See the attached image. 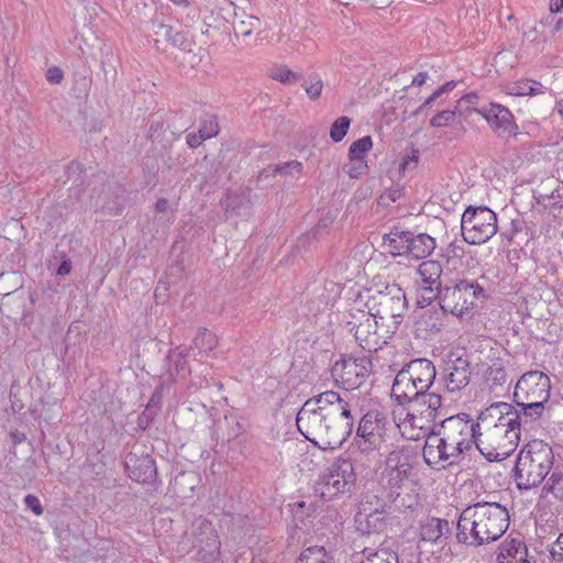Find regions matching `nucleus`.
Listing matches in <instances>:
<instances>
[{
  "label": "nucleus",
  "mask_w": 563,
  "mask_h": 563,
  "mask_svg": "<svg viewBox=\"0 0 563 563\" xmlns=\"http://www.w3.org/2000/svg\"><path fill=\"white\" fill-rule=\"evenodd\" d=\"M437 247L435 239L427 233L410 234L409 247L407 256L415 260H423L432 254Z\"/></svg>",
  "instance_id": "nucleus-25"
},
{
  "label": "nucleus",
  "mask_w": 563,
  "mask_h": 563,
  "mask_svg": "<svg viewBox=\"0 0 563 563\" xmlns=\"http://www.w3.org/2000/svg\"><path fill=\"white\" fill-rule=\"evenodd\" d=\"M515 407L495 402L481 411L476 422V448L486 460L504 461L518 446L521 432Z\"/></svg>",
  "instance_id": "nucleus-3"
},
{
  "label": "nucleus",
  "mask_w": 563,
  "mask_h": 563,
  "mask_svg": "<svg viewBox=\"0 0 563 563\" xmlns=\"http://www.w3.org/2000/svg\"><path fill=\"white\" fill-rule=\"evenodd\" d=\"M158 34L163 35L164 38L170 42L174 46L183 49L190 51L191 41L188 37V34L180 31H175L172 26L159 24Z\"/></svg>",
  "instance_id": "nucleus-32"
},
{
  "label": "nucleus",
  "mask_w": 563,
  "mask_h": 563,
  "mask_svg": "<svg viewBox=\"0 0 563 563\" xmlns=\"http://www.w3.org/2000/svg\"><path fill=\"white\" fill-rule=\"evenodd\" d=\"M443 95L442 90L438 88L419 107L418 112L422 111V109L429 104H431L433 101H435L439 97Z\"/></svg>",
  "instance_id": "nucleus-55"
},
{
  "label": "nucleus",
  "mask_w": 563,
  "mask_h": 563,
  "mask_svg": "<svg viewBox=\"0 0 563 563\" xmlns=\"http://www.w3.org/2000/svg\"><path fill=\"white\" fill-rule=\"evenodd\" d=\"M525 36L530 42H537L538 41V30L537 27H532L529 31L525 33Z\"/></svg>",
  "instance_id": "nucleus-60"
},
{
  "label": "nucleus",
  "mask_w": 563,
  "mask_h": 563,
  "mask_svg": "<svg viewBox=\"0 0 563 563\" xmlns=\"http://www.w3.org/2000/svg\"><path fill=\"white\" fill-rule=\"evenodd\" d=\"M268 76L284 85H294L301 79L299 73L292 71L285 65H277L268 70Z\"/></svg>",
  "instance_id": "nucleus-33"
},
{
  "label": "nucleus",
  "mask_w": 563,
  "mask_h": 563,
  "mask_svg": "<svg viewBox=\"0 0 563 563\" xmlns=\"http://www.w3.org/2000/svg\"><path fill=\"white\" fill-rule=\"evenodd\" d=\"M450 533L449 521L429 517L420 522L419 537L423 542L443 544Z\"/></svg>",
  "instance_id": "nucleus-22"
},
{
  "label": "nucleus",
  "mask_w": 563,
  "mask_h": 563,
  "mask_svg": "<svg viewBox=\"0 0 563 563\" xmlns=\"http://www.w3.org/2000/svg\"><path fill=\"white\" fill-rule=\"evenodd\" d=\"M128 476L137 483H151L156 477L155 461L150 455L129 454L125 460Z\"/></svg>",
  "instance_id": "nucleus-21"
},
{
  "label": "nucleus",
  "mask_w": 563,
  "mask_h": 563,
  "mask_svg": "<svg viewBox=\"0 0 563 563\" xmlns=\"http://www.w3.org/2000/svg\"><path fill=\"white\" fill-rule=\"evenodd\" d=\"M547 88L539 81L521 79L507 86V92L511 96H538L544 93Z\"/></svg>",
  "instance_id": "nucleus-29"
},
{
  "label": "nucleus",
  "mask_w": 563,
  "mask_h": 563,
  "mask_svg": "<svg viewBox=\"0 0 563 563\" xmlns=\"http://www.w3.org/2000/svg\"><path fill=\"white\" fill-rule=\"evenodd\" d=\"M550 395V377L541 371H529L518 379L514 389V401L548 402Z\"/></svg>",
  "instance_id": "nucleus-15"
},
{
  "label": "nucleus",
  "mask_w": 563,
  "mask_h": 563,
  "mask_svg": "<svg viewBox=\"0 0 563 563\" xmlns=\"http://www.w3.org/2000/svg\"><path fill=\"white\" fill-rule=\"evenodd\" d=\"M454 86H455V85H454V82H453V81H448V82H445L444 85H442V86H441V87H439V88H440V89L442 90V92L444 93V92H446V91L451 90Z\"/></svg>",
  "instance_id": "nucleus-63"
},
{
  "label": "nucleus",
  "mask_w": 563,
  "mask_h": 563,
  "mask_svg": "<svg viewBox=\"0 0 563 563\" xmlns=\"http://www.w3.org/2000/svg\"><path fill=\"white\" fill-rule=\"evenodd\" d=\"M456 117V109L444 110L435 114L431 120L430 124L434 128H443L451 125Z\"/></svg>",
  "instance_id": "nucleus-41"
},
{
  "label": "nucleus",
  "mask_w": 563,
  "mask_h": 563,
  "mask_svg": "<svg viewBox=\"0 0 563 563\" xmlns=\"http://www.w3.org/2000/svg\"><path fill=\"white\" fill-rule=\"evenodd\" d=\"M542 494L551 495L555 500L563 501V470L555 468L542 486Z\"/></svg>",
  "instance_id": "nucleus-30"
},
{
  "label": "nucleus",
  "mask_w": 563,
  "mask_h": 563,
  "mask_svg": "<svg viewBox=\"0 0 563 563\" xmlns=\"http://www.w3.org/2000/svg\"><path fill=\"white\" fill-rule=\"evenodd\" d=\"M471 376L472 369L468 358L464 355L450 353L442 373L443 388L451 394L457 393L468 385Z\"/></svg>",
  "instance_id": "nucleus-18"
},
{
  "label": "nucleus",
  "mask_w": 563,
  "mask_h": 563,
  "mask_svg": "<svg viewBox=\"0 0 563 563\" xmlns=\"http://www.w3.org/2000/svg\"><path fill=\"white\" fill-rule=\"evenodd\" d=\"M24 504L26 508L32 510L36 516L43 515L44 509L42 507L40 499L35 495H26L24 497Z\"/></svg>",
  "instance_id": "nucleus-45"
},
{
  "label": "nucleus",
  "mask_w": 563,
  "mask_h": 563,
  "mask_svg": "<svg viewBox=\"0 0 563 563\" xmlns=\"http://www.w3.org/2000/svg\"><path fill=\"white\" fill-rule=\"evenodd\" d=\"M486 379L495 386H501L507 380V373L499 362H494L486 372Z\"/></svg>",
  "instance_id": "nucleus-38"
},
{
  "label": "nucleus",
  "mask_w": 563,
  "mask_h": 563,
  "mask_svg": "<svg viewBox=\"0 0 563 563\" xmlns=\"http://www.w3.org/2000/svg\"><path fill=\"white\" fill-rule=\"evenodd\" d=\"M373 141L371 136H363L353 142L349 148V159H364L365 154L372 148Z\"/></svg>",
  "instance_id": "nucleus-35"
},
{
  "label": "nucleus",
  "mask_w": 563,
  "mask_h": 563,
  "mask_svg": "<svg viewBox=\"0 0 563 563\" xmlns=\"http://www.w3.org/2000/svg\"><path fill=\"white\" fill-rule=\"evenodd\" d=\"M361 563H398V558L395 553L385 551L376 552L366 558Z\"/></svg>",
  "instance_id": "nucleus-43"
},
{
  "label": "nucleus",
  "mask_w": 563,
  "mask_h": 563,
  "mask_svg": "<svg viewBox=\"0 0 563 563\" xmlns=\"http://www.w3.org/2000/svg\"><path fill=\"white\" fill-rule=\"evenodd\" d=\"M342 321L346 330L353 333L356 343L369 353L382 349L394 335L387 333L378 320L362 309L353 308L344 312Z\"/></svg>",
  "instance_id": "nucleus-9"
},
{
  "label": "nucleus",
  "mask_w": 563,
  "mask_h": 563,
  "mask_svg": "<svg viewBox=\"0 0 563 563\" xmlns=\"http://www.w3.org/2000/svg\"><path fill=\"white\" fill-rule=\"evenodd\" d=\"M296 563H333L331 554L319 545L306 548L299 554Z\"/></svg>",
  "instance_id": "nucleus-31"
},
{
  "label": "nucleus",
  "mask_w": 563,
  "mask_h": 563,
  "mask_svg": "<svg viewBox=\"0 0 563 563\" xmlns=\"http://www.w3.org/2000/svg\"><path fill=\"white\" fill-rule=\"evenodd\" d=\"M440 418V426L435 430V422L422 438L423 460L429 466L444 467L460 461L464 452L468 451L473 443L476 445V423H472L466 413H460L449 418Z\"/></svg>",
  "instance_id": "nucleus-4"
},
{
  "label": "nucleus",
  "mask_w": 563,
  "mask_h": 563,
  "mask_svg": "<svg viewBox=\"0 0 563 563\" xmlns=\"http://www.w3.org/2000/svg\"><path fill=\"white\" fill-rule=\"evenodd\" d=\"M352 405L333 390L309 398L299 409L296 423L299 432L321 450L340 448L352 433Z\"/></svg>",
  "instance_id": "nucleus-2"
},
{
  "label": "nucleus",
  "mask_w": 563,
  "mask_h": 563,
  "mask_svg": "<svg viewBox=\"0 0 563 563\" xmlns=\"http://www.w3.org/2000/svg\"><path fill=\"white\" fill-rule=\"evenodd\" d=\"M442 273V265L438 261L428 260L418 266L416 284L421 291L419 303L430 305L434 300L438 290L444 286L441 282Z\"/></svg>",
  "instance_id": "nucleus-19"
},
{
  "label": "nucleus",
  "mask_w": 563,
  "mask_h": 563,
  "mask_svg": "<svg viewBox=\"0 0 563 563\" xmlns=\"http://www.w3.org/2000/svg\"><path fill=\"white\" fill-rule=\"evenodd\" d=\"M435 376L431 361L417 358L402 366L394 379L391 398L400 406L407 405L406 418L398 427L409 440L421 439L443 416L442 396L429 391Z\"/></svg>",
  "instance_id": "nucleus-1"
},
{
  "label": "nucleus",
  "mask_w": 563,
  "mask_h": 563,
  "mask_svg": "<svg viewBox=\"0 0 563 563\" xmlns=\"http://www.w3.org/2000/svg\"><path fill=\"white\" fill-rule=\"evenodd\" d=\"M527 229L528 228L526 221L520 216H517L515 219L510 221L509 229L503 232V235L509 242H512L518 234H521L523 231H527Z\"/></svg>",
  "instance_id": "nucleus-40"
},
{
  "label": "nucleus",
  "mask_w": 563,
  "mask_h": 563,
  "mask_svg": "<svg viewBox=\"0 0 563 563\" xmlns=\"http://www.w3.org/2000/svg\"><path fill=\"white\" fill-rule=\"evenodd\" d=\"M273 36L271 33L266 30L257 32L256 36L254 37V44L255 45H263L267 44L272 41Z\"/></svg>",
  "instance_id": "nucleus-50"
},
{
  "label": "nucleus",
  "mask_w": 563,
  "mask_h": 563,
  "mask_svg": "<svg viewBox=\"0 0 563 563\" xmlns=\"http://www.w3.org/2000/svg\"><path fill=\"white\" fill-rule=\"evenodd\" d=\"M375 450H363L357 448L356 443L350 445L349 450L338 457L340 463L347 464L352 472L356 475L358 471L369 467L373 462L372 454Z\"/></svg>",
  "instance_id": "nucleus-24"
},
{
  "label": "nucleus",
  "mask_w": 563,
  "mask_h": 563,
  "mask_svg": "<svg viewBox=\"0 0 563 563\" xmlns=\"http://www.w3.org/2000/svg\"><path fill=\"white\" fill-rule=\"evenodd\" d=\"M159 410L158 402L152 398L148 404L146 405V408L143 410V412L139 416L137 423L139 427L142 429H145L154 419V417L157 415Z\"/></svg>",
  "instance_id": "nucleus-39"
},
{
  "label": "nucleus",
  "mask_w": 563,
  "mask_h": 563,
  "mask_svg": "<svg viewBox=\"0 0 563 563\" xmlns=\"http://www.w3.org/2000/svg\"><path fill=\"white\" fill-rule=\"evenodd\" d=\"M551 556L555 561H563V536H559L551 549Z\"/></svg>",
  "instance_id": "nucleus-46"
},
{
  "label": "nucleus",
  "mask_w": 563,
  "mask_h": 563,
  "mask_svg": "<svg viewBox=\"0 0 563 563\" xmlns=\"http://www.w3.org/2000/svg\"><path fill=\"white\" fill-rule=\"evenodd\" d=\"M367 169V164L365 159H350L349 165L346 166L345 173L351 178H358L362 176Z\"/></svg>",
  "instance_id": "nucleus-44"
},
{
  "label": "nucleus",
  "mask_w": 563,
  "mask_h": 563,
  "mask_svg": "<svg viewBox=\"0 0 563 563\" xmlns=\"http://www.w3.org/2000/svg\"><path fill=\"white\" fill-rule=\"evenodd\" d=\"M427 79H428V73L421 71V73L417 74V76L412 79L411 86L420 87L426 82Z\"/></svg>",
  "instance_id": "nucleus-58"
},
{
  "label": "nucleus",
  "mask_w": 563,
  "mask_h": 563,
  "mask_svg": "<svg viewBox=\"0 0 563 563\" xmlns=\"http://www.w3.org/2000/svg\"><path fill=\"white\" fill-rule=\"evenodd\" d=\"M554 464L552 448L542 440L528 442L519 452L515 481L519 489L529 490L544 483Z\"/></svg>",
  "instance_id": "nucleus-6"
},
{
  "label": "nucleus",
  "mask_w": 563,
  "mask_h": 563,
  "mask_svg": "<svg viewBox=\"0 0 563 563\" xmlns=\"http://www.w3.org/2000/svg\"><path fill=\"white\" fill-rule=\"evenodd\" d=\"M410 464L402 451H391L385 461V466L378 476V494L374 498L382 500L383 506L394 503L400 495L404 483L409 477Z\"/></svg>",
  "instance_id": "nucleus-10"
},
{
  "label": "nucleus",
  "mask_w": 563,
  "mask_h": 563,
  "mask_svg": "<svg viewBox=\"0 0 563 563\" xmlns=\"http://www.w3.org/2000/svg\"><path fill=\"white\" fill-rule=\"evenodd\" d=\"M302 170V163L298 161H289L283 164H276L274 166H268L264 168L258 175V181H264L268 177L284 176L287 178L288 176H292L294 174H300Z\"/></svg>",
  "instance_id": "nucleus-28"
},
{
  "label": "nucleus",
  "mask_w": 563,
  "mask_h": 563,
  "mask_svg": "<svg viewBox=\"0 0 563 563\" xmlns=\"http://www.w3.org/2000/svg\"><path fill=\"white\" fill-rule=\"evenodd\" d=\"M443 95L442 90L438 88L419 107L418 112L422 111V109L429 104H431L433 101H435L439 97Z\"/></svg>",
  "instance_id": "nucleus-54"
},
{
  "label": "nucleus",
  "mask_w": 563,
  "mask_h": 563,
  "mask_svg": "<svg viewBox=\"0 0 563 563\" xmlns=\"http://www.w3.org/2000/svg\"><path fill=\"white\" fill-rule=\"evenodd\" d=\"M410 231H402L397 228L389 233L384 234V245L388 249L394 256H401L408 254Z\"/></svg>",
  "instance_id": "nucleus-26"
},
{
  "label": "nucleus",
  "mask_w": 563,
  "mask_h": 563,
  "mask_svg": "<svg viewBox=\"0 0 563 563\" xmlns=\"http://www.w3.org/2000/svg\"><path fill=\"white\" fill-rule=\"evenodd\" d=\"M351 124V119L347 117L338 118L330 128V137L333 142H340L346 135Z\"/></svg>",
  "instance_id": "nucleus-37"
},
{
  "label": "nucleus",
  "mask_w": 563,
  "mask_h": 563,
  "mask_svg": "<svg viewBox=\"0 0 563 563\" xmlns=\"http://www.w3.org/2000/svg\"><path fill=\"white\" fill-rule=\"evenodd\" d=\"M218 340L213 332L201 329L194 339V346L200 352L209 353L217 346Z\"/></svg>",
  "instance_id": "nucleus-34"
},
{
  "label": "nucleus",
  "mask_w": 563,
  "mask_h": 563,
  "mask_svg": "<svg viewBox=\"0 0 563 563\" xmlns=\"http://www.w3.org/2000/svg\"><path fill=\"white\" fill-rule=\"evenodd\" d=\"M168 209V200L166 198H159L157 199V201L155 202V210L157 212H166Z\"/></svg>",
  "instance_id": "nucleus-59"
},
{
  "label": "nucleus",
  "mask_w": 563,
  "mask_h": 563,
  "mask_svg": "<svg viewBox=\"0 0 563 563\" xmlns=\"http://www.w3.org/2000/svg\"><path fill=\"white\" fill-rule=\"evenodd\" d=\"M12 438H13V442L15 444L18 443H21L25 440V435L23 433H20V432H14V433H11Z\"/></svg>",
  "instance_id": "nucleus-62"
},
{
  "label": "nucleus",
  "mask_w": 563,
  "mask_h": 563,
  "mask_svg": "<svg viewBox=\"0 0 563 563\" xmlns=\"http://www.w3.org/2000/svg\"><path fill=\"white\" fill-rule=\"evenodd\" d=\"M562 7H563V0H551V2H550V10L552 12H559Z\"/></svg>",
  "instance_id": "nucleus-61"
},
{
  "label": "nucleus",
  "mask_w": 563,
  "mask_h": 563,
  "mask_svg": "<svg viewBox=\"0 0 563 563\" xmlns=\"http://www.w3.org/2000/svg\"><path fill=\"white\" fill-rule=\"evenodd\" d=\"M372 501H362L358 512L355 515L356 529L363 534L382 531L386 526L385 507L377 499L376 506Z\"/></svg>",
  "instance_id": "nucleus-20"
},
{
  "label": "nucleus",
  "mask_w": 563,
  "mask_h": 563,
  "mask_svg": "<svg viewBox=\"0 0 563 563\" xmlns=\"http://www.w3.org/2000/svg\"><path fill=\"white\" fill-rule=\"evenodd\" d=\"M509 527V514L498 503L479 501L466 507L457 520L459 542L481 547L497 541Z\"/></svg>",
  "instance_id": "nucleus-5"
},
{
  "label": "nucleus",
  "mask_w": 563,
  "mask_h": 563,
  "mask_svg": "<svg viewBox=\"0 0 563 563\" xmlns=\"http://www.w3.org/2000/svg\"><path fill=\"white\" fill-rule=\"evenodd\" d=\"M372 367V361L366 355L342 357L333 364L331 375L340 387L353 390L364 383Z\"/></svg>",
  "instance_id": "nucleus-13"
},
{
  "label": "nucleus",
  "mask_w": 563,
  "mask_h": 563,
  "mask_svg": "<svg viewBox=\"0 0 563 563\" xmlns=\"http://www.w3.org/2000/svg\"><path fill=\"white\" fill-rule=\"evenodd\" d=\"M202 137L209 140L216 136L219 133V125L217 120L213 117H209L208 119L201 121L200 128L198 130Z\"/></svg>",
  "instance_id": "nucleus-42"
},
{
  "label": "nucleus",
  "mask_w": 563,
  "mask_h": 563,
  "mask_svg": "<svg viewBox=\"0 0 563 563\" xmlns=\"http://www.w3.org/2000/svg\"><path fill=\"white\" fill-rule=\"evenodd\" d=\"M517 408L515 407V410L517 415L519 416V419L517 421L519 422V431L521 432V429L526 427L528 423L534 421L536 419L540 418L544 410V404L542 401H515Z\"/></svg>",
  "instance_id": "nucleus-27"
},
{
  "label": "nucleus",
  "mask_w": 563,
  "mask_h": 563,
  "mask_svg": "<svg viewBox=\"0 0 563 563\" xmlns=\"http://www.w3.org/2000/svg\"><path fill=\"white\" fill-rule=\"evenodd\" d=\"M461 230L468 244L486 243L497 233V214L487 207L470 206L462 214Z\"/></svg>",
  "instance_id": "nucleus-11"
},
{
  "label": "nucleus",
  "mask_w": 563,
  "mask_h": 563,
  "mask_svg": "<svg viewBox=\"0 0 563 563\" xmlns=\"http://www.w3.org/2000/svg\"><path fill=\"white\" fill-rule=\"evenodd\" d=\"M464 253L463 249L455 245H450L448 251V263H452L454 266L459 262L461 255Z\"/></svg>",
  "instance_id": "nucleus-48"
},
{
  "label": "nucleus",
  "mask_w": 563,
  "mask_h": 563,
  "mask_svg": "<svg viewBox=\"0 0 563 563\" xmlns=\"http://www.w3.org/2000/svg\"><path fill=\"white\" fill-rule=\"evenodd\" d=\"M64 78V73L59 67H51L47 69L46 79L51 84H60Z\"/></svg>",
  "instance_id": "nucleus-47"
},
{
  "label": "nucleus",
  "mask_w": 563,
  "mask_h": 563,
  "mask_svg": "<svg viewBox=\"0 0 563 563\" xmlns=\"http://www.w3.org/2000/svg\"><path fill=\"white\" fill-rule=\"evenodd\" d=\"M386 418L377 410L366 412L360 420L353 443L365 450H376L383 441Z\"/></svg>",
  "instance_id": "nucleus-16"
},
{
  "label": "nucleus",
  "mask_w": 563,
  "mask_h": 563,
  "mask_svg": "<svg viewBox=\"0 0 563 563\" xmlns=\"http://www.w3.org/2000/svg\"><path fill=\"white\" fill-rule=\"evenodd\" d=\"M164 130V123L162 121H154L150 125V137L155 139V134Z\"/></svg>",
  "instance_id": "nucleus-57"
},
{
  "label": "nucleus",
  "mask_w": 563,
  "mask_h": 563,
  "mask_svg": "<svg viewBox=\"0 0 563 563\" xmlns=\"http://www.w3.org/2000/svg\"><path fill=\"white\" fill-rule=\"evenodd\" d=\"M356 477L347 464L335 459L331 465L319 475L314 492L323 499H334L350 495L355 488Z\"/></svg>",
  "instance_id": "nucleus-12"
},
{
  "label": "nucleus",
  "mask_w": 563,
  "mask_h": 563,
  "mask_svg": "<svg viewBox=\"0 0 563 563\" xmlns=\"http://www.w3.org/2000/svg\"><path fill=\"white\" fill-rule=\"evenodd\" d=\"M238 199V197L233 194H227L224 200H223V206L225 208V211H235L236 209V203H235V200Z\"/></svg>",
  "instance_id": "nucleus-52"
},
{
  "label": "nucleus",
  "mask_w": 563,
  "mask_h": 563,
  "mask_svg": "<svg viewBox=\"0 0 563 563\" xmlns=\"http://www.w3.org/2000/svg\"><path fill=\"white\" fill-rule=\"evenodd\" d=\"M301 86L311 100H317L320 98L323 82L318 74H310L307 78L303 79Z\"/></svg>",
  "instance_id": "nucleus-36"
},
{
  "label": "nucleus",
  "mask_w": 563,
  "mask_h": 563,
  "mask_svg": "<svg viewBox=\"0 0 563 563\" xmlns=\"http://www.w3.org/2000/svg\"><path fill=\"white\" fill-rule=\"evenodd\" d=\"M486 291L476 280L460 279L446 283L434 300L444 313L463 317L465 313L484 302Z\"/></svg>",
  "instance_id": "nucleus-7"
},
{
  "label": "nucleus",
  "mask_w": 563,
  "mask_h": 563,
  "mask_svg": "<svg viewBox=\"0 0 563 563\" xmlns=\"http://www.w3.org/2000/svg\"><path fill=\"white\" fill-rule=\"evenodd\" d=\"M556 107H558V112L560 113V115L563 118V99L559 100L556 102Z\"/></svg>",
  "instance_id": "nucleus-64"
},
{
  "label": "nucleus",
  "mask_w": 563,
  "mask_h": 563,
  "mask_svg": "<svg viewBox=\"0 0 563 563\" xmlns=\"http://www.w3.org/2000/svg\"><path fill=\"white\" fill-rule=\"evenodd\" d=\"M203 141H206V139L202 137L199 131L197 133H189L186 136V142L190 148H197Z\"/></svg>",
  "instance_id": "nucleus-49"
},
{
  "label": "nucleus",
  "mask_w": 563,
  "mask_h": 563,
  "mask_svg": "<svg viewBox=\"0 0 563 563\" xmlns=\"http://www.w3.org/2000/svg\"><path fill=\"white\" fill-rule=\"evenodd\" d=\"M418 164V157L416 155L407 156L402 159L399 165L400 172H405L407 168H415Z\"/></svg>",
  "instance_id": "nucleus-51"
},
{
  "label": "nucleus",
  "mask_w": 563,
  "mask_h": 563,
  "mask_svg": "<svg viewBox=\"0 0 563 563\" xmlns=\"http://www.w3.org/2000/svg\"><path fill=\"white\" fill-rule=\"evenodd\" d=\"M191 536L199 560L205 563L214 562L220 554L221 542L212 522L206 518H197L192 523Z\"/></svg>",
  "instance_id": "nucleus-14"
},
{
  "label": "nucleus",
  "mask_w": 563,
  "mask_h": 563,
  "mask_svg": "<svg viewBox=\"0 0 563 563\" xmlns=\"http://www.w3.org/2000/svg\"><path fill=\"white\" fill-rule=\"evenodd\" d=\"M476 112L485 119L497 136L508 139L518 134V125L515 117L505 106L499 103H489L476 109Z\"/></svg>",
  "instance_id": "nucleus-17"
},
{
  "label": "nucleus",
  "mask_w": 563,
  "mask_h": 563,
  "mask_svg": "<svg viewBox=\"0 0 563 563\" xmlns=\"http://www.w3.org/2000/svg\"><path fill=\"white\" fill-rule=\"evenodd\" d=\"M443 95L442 90L438 88L419 107L418 112L422 111V109L429 104H431L433 101H435L439 97Z\"/></svg>",
  "instance_id": "nucleus-56"
},
{
  "label": "nucleus",
  "mask_w": 563,
  "mask_h": 563,
  "mask_svg": "<svg viewBox=\"0 0 563 563\" xmlns=\"http://www.w3.org/2000/svg\"><path fill=\"white\" fill-rule=\"evenodd\" d=\"M498 563H531L528 549L520 539H506L499 547Z\"/></svg>",
  "instance_id": "nucleus-23"
},
{
  "label": "nucleus",
  "mask_w": 563,
  "mask_h": 563,
  "mask_svg": "<svg viewBox=\"0 0 563 563\" xmlns=\"http://www.w3.org/2000/svg\"><path fill=\"white\" fill-rule=\"evenodd\" d=\"M365 306L367 311L386 328L387 333L395 334L407 310V299L405 291L393 284L369 296Z\"/></svg>",
  "instance_id": "nucleus-8"
},
{
  "label": "nucleus",
  "mask_w": 563,
  "mask_h": 563,
  "mask_svg": "<svg viewBox=\"0 0 563 563\" xmlns=\"http://www.w3.org/2000/svg\"><path fill=\"white\" fill-rule=\"evenodd\" d=\"M71 271V262L69 260H64L57 268V275L65 276L68 275Z\"/></svg>",
  "instance_id": "nucleus-53"
}]
</instances>
